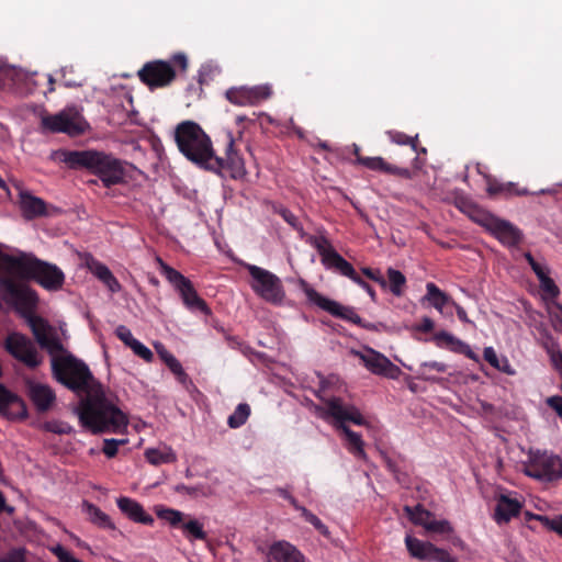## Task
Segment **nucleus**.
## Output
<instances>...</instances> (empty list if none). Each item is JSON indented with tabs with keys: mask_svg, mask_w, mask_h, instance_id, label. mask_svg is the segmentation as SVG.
Segmentation results:
<instances>
[{
	"mask_svg": "<svg viewBox=\"0 0 562 562\" xmlns=\"http://www.w3.org/2000/svg\"><path fill=\"white\" fill-rule=\"evenodd\" d=\"M115 335L127 347L132 344L133 340L136 339L132 335L131 330L126 326H124V325H120V326L116 327Z\"/></svg>",
	"mask_w": 562,
	"mask_h": 562,
	"instance_id": "55",
	"label": "nucleus"
},
{
	"mask_svg": "<svg viewBox=\"0 0 562 562\" xmlns=\"http://www.w3.org/2000/svg\"><path fill=\"white\" fill-rule=\"evenodd\" d=\"M4 348L14 359L24 363L27 368L35 369L42 363V357L38 355L36 347L24 334L10 333L4 340Z\"/></svg>",
	"mask_w": 562,
	"mask_h": 562,
	"instance_id": "12",
	"label": "nucleus"
},
{
	"mask_svg": "<svg viewBox=\"0 0 562 562\" xmlns=\"http://www.w3.org/2000/svg\"><path fill=\"white\" fill-rule=\"evenodd\" d=\"M145 458L153 465L169 464L177 461V454L170 447L147 449Z\"/></svg>",
	"mask_w": 562,
	"mask_h": 562,
	"instance_id": "34",
	"label": "nucleus"
},
{
	"mask_svg": "<svg viewBox=\"0 0 562 562\" xmlns=\"http://www.w3.org/2000/svg\"><path fill=\"white\" fill-rule=\"evenodd\" d=\"M471 218L490 233H492L494 226L499 220V217L482 209H475L471 214Z\"/></svg>",
	"mask_w": 562,
	"mask_h": 562,
	"instance_id": "40",
	"label": "nucleus"
},
{
	"mask_svg": "<svg viewBox=\"0 0 562 562\" xmlns=\"http://www.w3.org/2000/svg\"><path fill=\"white\" fill-rule=\"evenodd\" d=\"M176 491L178 493H183V494H187V495H195L196 492H198V488L196 487H192V486H187L184 484H179L176 486Z\"/></svg>",
	"mask_w": 562,
	"mask_h": 562,
	"instance_id": "63",
	"label": "nucleus"
},
{
	"mask_svg": "<svg viewBox=\"0 0 562 562\" xmlns=\"http://www.w3.org/2000/svg\"><path fill=\"white\" fill-rule=\"evenodd\" d=\"M389 138L391 139L392 143H395L397 145H408L411 146L412 150L414 153H418L419 149H418V135L412 137V136H408L406 135L405 133L403 132H398V131H387L386 132ZM420 153H426V148H420Z\"/></svg>",
	"mask_w": 562,
	"mask_h": 562,
	"instance_id": "39",
	"label": "nucleus"
},
{
	"mask_svg": "<svg viewBox=\"0 0 562 562\" xmlns=\"http://www.w3.org/2000/svg\"><path fill=\"white\" fill-rule=\"evenodd\" d=\"M77 394L85 393L75 413L82 428L93 435L122 434L126 430L128 418L115 403L105 395L102 385L94 379L87 380L82 389L71 390Z\"/></svg>",
	"mask_w": 562,
	"mask_h": 562,
	"instance_id": "2",
	"label": "nucleus"
},
{
	"mask_svg": "<svg viewBox=\"0 0 562 562\" xmlns=\"http://www.w3.org/2000/svg\"><path fill=\"white\" fill-rule=\"evenodd\" d=\"M1 292L25 318L40 347L50 356L53 378L69 390L82 389L87 380L91 379V371L82 360L65 348L56 329L33 313L37 303L36 292L15 284L9 278L1 280Z\"/></svg>",
	"mask_w": 562,
	"mask_h": 562,
	"instance_id": "1",
	"label": "nucleus"
},
{
	"mask_svg": "<svg viewBox=\"0 0 562 562\" xmlns=\"http://www.w3.org/2000/svg\"><path fill=\"white\" fill-rule=\"evenodd\" d=\"M449 350L464 355L467 358L477 361V355L471 349V347L459 338H456L454 342L449 347Z\"/></svg>",
	"mask_w": 562,
	"mask_h": 562,
	"instance_id": "46",
	"label": "nucleus"
},
{
	"mask_svg": "<svg viewBox=\"0 0 562 562\" xmlns=\"http://www.w3.org/2000/svg\"><path fill=\"white\" fill-rule=\"evenodd\" d=\"M540 289L543 292V294L549 299H557L560 295V289L555 284L554 280L551 278H548L543 282L540 283Z\"/></svg>",
	"mask_w": 562,
	"mask_h": 562,
	"instance_id": "50",
	"label": "nucleus"
},
{
	"mask_svg": "<svg viewBox=\"0 0 562 562\" xmlns=\"http://www.w3.org/2000/svg\"><path fill=\"white\" fill-rule=\"evenodd\" d=\"M429 370H435L437 372L443 373L447 371V366L443 362L438 361H426L420 364L419 375L425 380H432V378L428 374Z\"/></svg>",
	"mask_w": 562,
	"mask_h": 562,
	"instance_id": "45",
	"label": "nucleus"
},
{
	"mask_svg": "<svg viewBox=\"0 0 562 562\" xmlns=\"http://www.w3.org/2000/svg\"><path fill=\"white\" fill-rule=\"evenodd\" d=\"M250 415V406L246 403H240L235 408L234 413L228 417L227 424L231 428L241 427Z\"/></svg>",
	"mask_w": 562,
	"mask_h": 562,
	"instance_id": "41",
	"label": "nucleus"
},
{
	"mask_svg": "<svg viewBox=\"0 0 562 562\" xmlns=\"http://www.w3.org/2000/svg\"><path fill=\"white\" fill-rule=\"evenodd\" d=\"M307 522H310L314 528L324 537H329L330 532L328 527L323 524V521L314 515L308 509H303V516H302Z\"/></svg>",
	"mask_w": 562,
	"mask_h": 562,
	"instance_id": "44",
	"label": "nucleus"
},
{
	"mask_svg": "<svg viewBox=\"0 0 562 562\" xmlns=\"http://www.w3.org/2000/svg\"><path fill=\"white\" fill-rule=\"evenodd\" d=\"M127 442L126 439H104L102 452L109 458H114L117 454L119 447Z\"/></svg>",
	"mask_w": 562,
	"mask_h": 562,
	"instance_id": "47",
	"label": "nucleus"
},
{
	"mask_svg": "<svg viewBox=\"0 0 562 562\" xmlns=\"http://www.w3.org/2000/svg\"><path fill=\"white\" fill-rule=\"evenodd\" d=\"M382 458H383L384 464H385L386 469L389 470V472H391L392 474L395 472L396 473L398 472L400 467L393 459H391L386 454H383Z\"/></svg>",
	"mask_w": 562,
	"mask_h": 562,
	"instance_id": "62",
	"label": "nucleus"
},
{
	"mask_svg": "<svg viewBox=\"0 0 562 562\" xmlns=\"http://www.w3.org/2000/svg\"><path fill=\"white\" fill-rule=\"evenodd\" d=\"M547 353L550 358V362L553 369L557 370L559 373L562 372V351L560 346L553 349V351H549Z\"/></svg>",
	"mask_w": 562,
	"mask_h": 562,
	"instance_id": "56",
	"label": "nucleus"
},
{
	"mask_svg": "<svg viewBox=\"0 0 562 562\" xmlns=\"http://www.w3.org/2000/svg\"><path fill=\"white\" fill-rule=\"evenodd\" d=\"M20 209L23 216L27 220H33L46 215V203L43 199L31 194L27 191L20 192Z\"/></svg>",
	"mask_w": 562,
	"mask_h": 562,
	"instance_id": "26",
	"label": "nucleus"
},
{
	"mask_svg": "<svg viewBox=\"0 0 562 562\" xmlns=\"http://www.w3.org/2000/svg\"><path fill=\"white\" fill-rule=\"evenodd\" d=\"M10 78L15 87V91L20 95L32 94L36 91L38 82L35 79L37 74H29L23 70H11Z\"/></svg>",
	"mask_w": 562,
	"mask_h": 562,
	"instance_id": "28",
	"label": "nucleus"
},
{
	"mask_svg": "<svg viewBox=\"0 0 562 562\" xmlns=\"http://www.w3.org/2000/svg\"><path fill=\"white\" fill-rule=\"evenodd\" d=\"M133 352L145 360L146 362H151L154 359V353L149 348H147L144 344H142L139 340L135 339L132 341V344L128 346Z\"/></svg>",
	"mask_w": 562,
	"mask_h": 562,
	"instance_id": "49",
	"label": "nucleus"
},
{
	"mask_svg": "<svg viewBox=\"0 0 562 562\" xmlns=\"http://www.w3.org/2000/svg\"><path fill=\"white\" fill-rule=\"evenodd\" d=\"M180 529L182 531L183 537L189 542H194L198 540L199 541L207 540V533L204 530L203 524L200 522L198 519L190 517L189 515L184 519Z\"/></svg>",
	"mask_w": 562,
	"mask_h": 562,
	"instance_id": "31",
	"label": "nucleus"
},
{
	"mask_svg": "<svg viewBox=\"0 0 562 562\" xmlns=\"http://www.w3.org/2000/svg\"><path fill=\"white\" fill-rule=\"evenodd\" d=\"M278 213L280 214V216L289 224L291 225L294 229H302L301 225H300V222L297 220V217L288 209L285 207H281Z\"/></svg>",
	"mask_w": 562,
	"mask_h": 562,
	"instance_id": "53",
	"label": "nucleus"
},
{
	"mask_svg": "<svg viewBox=\"0 0 562 562\" xmlns=\"http://www.w3.org/2000/svg\"><path fill=\"white\" fill-rule=\"evenodd\" d=\"M42 127L52 133H66L71 136L85 132V123L78 114L61 111L54 115H44L41 120Z\"/></svg>",
	"mask_w": 562,
	"mask_h": 562,
	"instance_id": "15",
	"label": "nucleus"
},
{
	"mask_svg": "<svg viewBox=\"0 0 562 562\" xmlns=\"http://www.w3.org/2000/svg\"><path fill=\"white\" fill-rule=\"evenodd\" d=\"M548 314L553 328L557 331H562V304L554 302L553 305L548 308Z\"/></svg>",
	"mask_w": 562,
	"mask_h": 562,
	"instance_id": "48",
	"label": "nucleus"
},
{
	"mask_svg": "<svg viewBox=\"0 0 562 562\" xmlns=\"http://www.w3.org/2000/svg\"><path fill=\"white\" fill-rule=\"evenodd\" d=\"M25 386L27 395L38 413H45L50 409L56 401V394L49 385L27 379Z\"/></svg>",
	"mask_w": 562,
	"mask_h": 562,
	"instance_id": "20",
	"label": "nucleus"
},
{
	"mask_svg": "<svg viewBox=\"0 0 562 562\" xmlns=\"http://www.w3.org/2000/svg\"><path fill=\"white\" fill-rule=\"evenodd\" d=\"M226 139L227 145L225 149V158L217 156V159L222 162V167L218 170L211 171L218 175H222L224 171H226L232 179H241L246 176L244 158L235 148V138L232 132H226Z\"/></svg>",
	"mask_w": 562,
	"mask_h": 562,
	"instance_id": "16",
	"label": "nucleus"
},
{
	"mask_svg": "<svg viewBox=\"0 0 562 562\" xmlns=\"http://www.w3.org/2000/svg\"><path fill=\"white\" fill-rule=\"evenodd\" d=\"M161 274L173 285L180 294L183 304L190 311H199L204 315H210L211 310L206 302L198 294L192 282L181 272L168 266L161 259H158Z\"/></svg>",
	"mask_w": 562,
	"mask_h": 562,
	"instance_id": "9",
	"label": "nucleus"
},
{
	"mask_svg": "<svg viewBox=\"0 0 562 562\" xmlns=\"http://www.w3.org/2000/svg\"><path fill=\"white\" fill-rule=\"evenodd\" d=\"M452 304L456 307V313H457L458 318L463 323H470V319L468 318L465 310L462 306H460L459 304H457L456 302H452Z\"/></svg>",
	"mask_w": 562,
	"mask_h": 562,
	"instance_id": "64",
	"label": "nucleus"
},
{
	"mask_svg": "<svg viewBox=\"0 0 562 562\" xmlns=\"http://www.w3.org/2000/svg\"><path fill=\"white\" fill-rule=\"evenodd\" d=\"M360 357L366 368H368L374 374H380L387 378H396L400 372V368L397 366L392 363L385 356L374 351L373 349H369L367 355H361Z\"/></svg>",
	"mask_w": 562,
	"mask_h": 562,
	"instance_id": "21",
	"label": "nucleus"
},
{
	"mask_svg": "<svg viewBox=\"0 0 562 562\" xmlns=\"http://www.w3.org/2000/svg\"><path fill=\"white\" fill-rule=\"evenodd\" d=\"M435 327V323L431 318L425 316L420 323L416 326V329L422 333H430Z\"/></svg>",
	"mask_w": 562,
	"mask_h": 562,
	"instance_id": "61",
	"label": "nucleus"
},
{
	"mask_svg": "<svg viewBox=\"0 0 562 562\" xmlns=\"http://www.w3.org/2000/svg\"><path fill=\"white\" fill-rule=\"evenodd\" d=\"M322 404L315 405V414L325 422H333L337 429L352 423L358 426L366 425V419L360 411L352 404L345 402L341 397H321Z\"/></svg>",
	"mask_w": 562,
	"mask_h": 562,
	"instance_id": "6",
	"label": "nucleus"
},
{
	"mask_svg": "<svg viewBox=\"0 0 562 562\" xmlns=\"http://www.w3.org/2000/svg\"><path fill=\"white\" fill-rule=\"evenodd\" d=\"M547 405L562 418V396L554 395L547 398Z\"/></svg>",
	"mask_w": 562,
	"mask_h": 562,
	"instance_id": "59",
	"label": "nucleus"
},
{
	"mask_svg": "<svg viewBox=\"0 0 562 562\" xmlns=\"http://www.w3.org/2000/svg\"><path fill=\"white\" fill-rule=\"evenodd\" d=\"M361 272L369 278L370 280L376 282L380 286L385 289L387 286L386 280L381 274V271L378 269H372L369 267L361 268Z\"/></svg>",
	"mask_w": 562,
	"mask_h": 562,
	"instance_id": "52",
	"label": "nucleus"
},
{
	"mask_svg": "<svg viewBox=\"0 0 562 562\" xmlns=\"http://www.w3.org/2000/svg\"><path fill=\"white\" fill-rule=\"evenodd\" d=\"M158 355L160 359L165 362V364L169 368V370L175 374L176 379L179 383L182 385H187V383L190 381L189 375L183 370L180 361L169 351L161 348L158 349Z\"/></svg>",
	"mask_w": 562,
	"mask_h": 562,
	"instance_id": "33",
	"label": "nucleus"
},
{
	"mask_svg": "<svg viewBox=\"0 0 562 562\" xmlns=\"http://www.w3.org/2000/svg\"><path fill=\"white\" fill-rule=\"evenodd\" d=\"M404 512L414 525L424 527L427 533L443 536L446 540L454 543L453 528L448 520L437 519L435 514L419 504L414 507L406 505Z\"/></svg>",
	"mask_w": 562,
	"mask_h": 562,
	"instance_id": "11",
	"label": "nucleus"
},
{
	"mask_svg": "<svg viewBox=\"0 0 562 562\" xmlns=\"http://www.w3.org/2000/svg\"><path fill=\"white\" fill-rule=\"evenodd\" d=\"M116 504L119 509L131 520L134 522L151 526L154 524V518L149 514H147L137 501L121 496L116 499Z\"/></svg>",
	"mask_w": 562,
	"mask_h": 562,
	"instance_id": "23",
	"label": "nucleus"
},
{
	"mask_svg": "<svg viewBox=\"0 0 562 562\" xmlns=\"http://www.w3.org/2000/svg\"><path fill=\"white\" fill-rule=\"evenodd\" d=\"M175 140L179 151L191 162L205 170H218L217 159L210 136L193 121H183L175 130Z\"/></svg>",
	"mask_w": 562,
	"mask_h": 562,
	"instance_id": "4",
	"label": "nucleus"
},
{
	"mask_svg": "<svg viewBox=\"0 0 562 562\" xmlns=\"http://www.w3.org/2000/svg\"><path fill=\"white\" fill-rule=\"evenodd\" d=\"M405 546L412 558L424 562H459L447 550L413 536L405 537Z\"/></svg>",
	"mask_w": 562,
	"mask_h": 562,
	"instance_id": "13",
	"label": "nucleus"
},
{
	"mask_svg": "<svg viewBox=\"0 0 562 562\" xmlns=\"http://www.w3.org/2000/svg\"><path fill=\"white\" fill-rule=\"evenodd\" d=\"M266 562H307L306 557L294 544L286 540L273 541L266 551Z\"/></svg>",
	"mask_w": 562,
	"mask_h": 562,
	"instance_id": "17",
	"label": "nucleus"
},
{
	"mask_svg": "<svg viewBox=\"0 0 562 562\" xmlns=\"http://www.w3.org/2000/svg\"><path fill=\"white\" fill-rule=\"evenodd\" d=\"M82 510L88 515L89 521L97 527L109 530L115 529V525L111 520L110 516L94 504L83 501Z\"/></svg>",
	"mask_w": 562,
	"mask_h": 562,
	"instance_id": "30",
	"label": "nucleus"
},
{
	"mask_svg": "<svg viewBox=\"0 0 562 562\" xmlns=\"http://www.w3.org/2000/svg\"><path fill=\"white\" fill-rule=\"evenodd\" d=\"M302 290L310 303L318 306L323 311H326L334 317L350 322L366 329L372 328L370 324L363 322L353 307L341 305L340 303L322 295L305 281H302Z\"/></svg>",
	"mask_w": 562,
	"mask_h": 562,
	"instance_id": "10",
	"label": "nucleus"
},
{
	"mask_svg": "<svg viewBox=\"0 0 562 562\" xmlns=\"http://www.w3.org/2000/svg\"><path fill=\"white\" fill-rule=\"evenodd\" d=\"M244 267L252 279L250 286L257 295L273 305L283 303L285 291L278 276L255 265L245 263Z\"/></svg>",
	"mask_w": 562,
	"mask_h": 562,
	"instance_id": "8",
	"label": "nucleus"
},
{
	"mask_svg": "<svg viewBox=\"0 0 562 562\" xmlns=\"http://www.w3.org/2000/svg\"><path fill=\"white\" fill-rule=\"evenodd\" d=\"M156 515L158 518L167 521L172 528H178V529L181 528L184 519L188 517L187 514H184L180 510L164 507V506H159L156 508Z\"/></svg>",
	"mask_w": 562,
	"mask_h": 562,
	"instance_id": "37",
	"label": "nucleus"
},
{
	"mask_svg": "<svg viewBox=\"0 0 562 562\" xmlns=\"http://www.w3.org/2000/svg\"><path fill=\"white\" fill-rule=\"evenodd\" d=\"M522 508V502L515 495L501 494L496 498V507L494 519L497 524L508 522L512 518L517 517Z\"/></svg>",
	"mask_w": 562,
	"mask_h": 562,
	"instance_id": "22",
	"label": "nucleus"
},
{
	"mask_svg": "<svg viewBox=\"0 0 562 562\" xmlns=\"http://www.w3.org/2000/svg\"><path fill=\"white\" fill-rule=\"evenodd\" d=\"M524 473L540 482L558 481L562 479V459L548 450L530 449Z\"/></svg>",
	"mask_w": 562,
	"mask_h": 562,
	"instance_id": "7",
	"label": "nucleus"
},
{
	"mask_svg": "<svg viewBox=\"0 0 562 562\" xmlns=\"http://www.w3.org/2000/svg\"><path fill=\"white\" fill-rule=\"evenodd\" d=\"M0 562H25L24 550L23 549L11 550L5 557L0 559Z\"/></svg>",
	"mask_w": 562,
	"mask_h": 562,
	"instance_id": "57",
	"label": "nucleus"
},
{
	"mask_svg": "<svg viewBox=\"0 0 562 562\" xmlns=\"http://www.w3.org/2000/svg\"><path fill=\"white\" fill-rule=\"evenodd\" d=\"M539 342L546 352L553 351V349L560 346L558 340L547 329L540 334Z\"/></svg>",
	"mask_w": 562,
	"mask_h": 562,
	"instance_id": "51",
	"label": "nucleus"
},
{
	"mask_svg": "<svg viewBox=\"0 0 562 562\" xmlns=\"http://www.w3.org/2000/svg\"><path fill=\"white\" fill-rule=\"evenodd\" d=\"M536 520L540 521L546 529L554 531L562 537V514L553 518L548 516H537Z\"/></svg>",
	"mask_w": 562,
	"mask_h": 562,
	"instance_id": "43",
	"label": "nucleus"
},
{
	"mask_svg": "<svg viewBox=\"0 0 562 562\" xmlns=\"http://www.w3.org/2000/svg\"><path fill=\"white\" fill-rule=\"evenodd\" d=\"M525 259L527 260L536 276H538V273H541L549 268L548 266L538 262L530 252L525 254Z\"/></svg>",
	"mask_w": 562,
	"mask_h": 562,
	"instance_id": "58",
	"label": "nucleus"
},
{
	"mask_svg": "<svg viewBox=\"0 0 562 562\" xmlns=\"http://www.w3.org/2000/svg\"><path fill=\"white\" fill-rule=\"evenodd\" d=\"M426 295L424 296V300L428 301L431 306H434L439 312H442L443 307L451 303V297L441 291L435 283L428 282L426 284Z\"/></svg>",
	"mask_w": 562,
	"mask_h": 562,
	"instance_id": "35",
	"label": "nucleus"
},
{
	"mask_svg": "<svg viewBox=\"0 0 562 562\" xmlns=\"http://www.w3.org/2000/svg\"><path fill=\"white\" fill-rule=\"evenodd\" d=\"M486 192L490 196L503 195L509 198L513 195L524 196L531 194L528 189L519 188L516 182H501L493 176H485Z\"/></svg>",
	"mask_w": 562,
	"mask_h": 562,
	"instance_id": "24",
	"label": "nucleus"
},
{
	"mask_svg": "<svg viewBox=\"0 0 562 562\" xmlns=\"http://www.w3.org/2000/svg\"><path fill=\"white\" fill-rule=\"evenodd\" d=\"M271 93V88L268 85L240 86L227 89L225 98L237 106H254L269 99Z\"/></svg>",
	"mask_w": 562,
	"mask_h": 562,
	"instance_id": "14",
	"label": "nucleus"
},
{
	"mask_svg": "<svg viewBox=\"0 0 562 562\" xmlns=\"http://www.w3.org/2000/svg\"><path fill=\"white\" fill-rule=\"evenodd\" d=\"M310 243L319 254L322 263L326 262V256L335 250L329 240L324 236H312Z\"/></svg>",
	"mask_w": 562,
	"mask_h": 562,
	"instance_id": "42",
	"label": "nucleus"
},
{
	"mask_svg": "<svg viewBox=\"0 0 562 562\" xmlns=\"http://www.w3.org/2000/svg\"><path fill=\"white\" fill-rule=\"evenodd\" d=\"M386 276L391 293L395 296H402L406 286V277L400 270L391 267L386 270Z\"/></svg>",
	"mask_w": 562,
	"mask_h": 562,
	"instance_id": "38",
	"label": "nucleus"
},
{
	"mask_svg": "<svg viewBox=\"0 0 562 562\" xmlns=\"http://www.w3.org/2000/svg\"><path fill=\"white\" fill-rule=\"evenodd\" d=\"M340 430L345 436L347 450L358 459H366L367 454L361 435L351 430L348 426H344Z\"/></svg>",
	"mask_w": 562,
	"mask_h": 562,
	"instance_id": "32",
	"label": "nucleus"
},
{
	"mask_svg": "<svg viewBox=\"0 0 562 562\" xmlns=\"http://www.w3.org/2000/svg\"><path fill=\"white\" fill-rule=\"evenodd\" d=\"M456 338V336L445 330L438 331L435 335V340L437 341V345L440 347L446 346L448 349L454 342Z\"/></svg>",
	"mask_w": 562,
	"mask_h": 562,
	"instance_id": "54",
	"label": "nucleus"
},
{
	"mask_svg": "<svg viewBox=\"0 0 562 562\" xmlns=\"http://www.w3.org/2000/svg\"><path fill=\"white\" fill-rule=\"evenodd\" d=\"M483 357L486 362L498 371L508 375L516 374V371L509 363L508 359L506 357L498 358L493 347L484 348Z\"/></svg>",
	"mask_w": 562,
	"mask_h": 562,
	"instance_id": "36",
	"label": "nucleus"
},
{
	"mask_svg": "<svg viewBox=\"0 0 562 562\" xmlns=\"http://www.w3.org/2000/svg\"><path fill=\"white\" fill-rule=\"evenodd\" d=\"M326 262L323 265L325 268L335 270L339 274L349 278L350 280H355L358 273L356 272L355 268L350 262H348L340 254H338L336 250H333V252L328 254L326 256Z\"/></svg>",
	"mask_w": 562,
	"mask_h": 562,
	"instance_id": "29",
	"label": "nucleus"
},
{
	"mask_svg": "<svg viewBox=\"0 0 562 562\" xmlns=\"http://www.w3.org/2000/svg\"><path fill=\"white\" fill-rule=\"evenodd\" d=\"M491 234L507 247H516L522 239L520 229L502 218L497 221Z\"/></svg>",
	"mask_w": 562,
	"mask_h": 562,
	"instance_id": "25",
	"label": "nucleus"
},
{
	"mask_svg": "<svg viewBox=\"0 0 562 562\" xmlns=\"http://www.w3.org/2000/svg\"><path fill=\"white\" fill-rule=\"evenodd\" d=\"M353 154L356 156L357 164L364 166L366 168L380 171L386 175L397 176L404 179H411L412 172L408 168L397 167L395 165L389 164L382 157H364L360 155V148L357 145H353Z\"/></svg>",
	"mask_w": 562,
	"mask_h": 562,
	"instance_id": "18",
	"label": "nucleus"
},
{
	"mask_svg": "<svg viewBox=\"0 0 562 562\" xmlns=\"http://www.w3.org/2000/svg\"><path fill=\"white\" fill-rule=\"evenodd\" d=\"M57 158L70 169H86L98 177L102 186L111 189L117 184H126L132 178V165L108 154L94 149L67 150L56 153Z\"/></svg>",
	"mask_w": 562,
	"mask_h": 562,
	"instance_id": "3",
	"label": "nucleus"
},
{
	"mask_svg": "<svg viewBox=\"0 0 562 562\" xmlns=\"http://www.w3.org/2000/svg\"><path fill=\"white\" fill-rule=\"evenodd\" d=\"M353 282L356 284H358L359 286H361L363 290H366V292L370 295L371 300L373 302L376 301V292L374 291V289L367 282L364 281L359 274L356 277V279L353 280Z\"/></svg>",
	"mask_w": 562,
	"mask_h": 562,
	"instance_id": "60",
	"label": "nucleus"
},
{
	"mask_svg": "<svg viewBox=\"0 0 562 562\" xmlns=\"http://www.w3.org/2000/svg\"><path fill=\"white\" fill-rule=\"evenodd\" d=\"M0 415L9 419H25L27 409L25 402L15 393L0 383Z\"/></svg>",
	"mask_w": 562,
	"mask_h": 562,
	"instance_id": "19",
	"label": "nucleus"
},
{
	"mask_svg": "<svg viewBox=\"0 0 562 562\" xmlns=\"http://www.w3.org/2000/svg\"><path fill=\"white\" fill-rule=\"evenodd\" d=\"M189 67L184 53L172 55L170 60L156 59L147 61L138 70L139 80L150 90L170 86L178 74H186Z\"/></svg>",
	"mask_w": 562,
	"mask_h": 562,
	"instance_id": "5",
	"label": "nucleus"
},
{
	"mask_svg": "<svg viewBox=\"0 0 562 562\" xmlns=\"http://www.w3.org/2000/svg\"><path fill=\"white\" fill-rule=\"evenodd\" d=\"M87 267L89 271L109 289V291L112 293L121 291L122 286L119 280L104 263L91 257L87 261Z\"/></svg>",
	"mask_w": 562,
	"mask_h": 562,
	"instance_id": "27",
	"label": "nucleus"
}]
</instances>
